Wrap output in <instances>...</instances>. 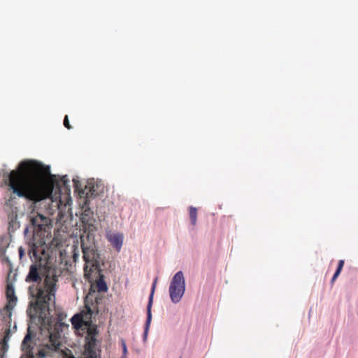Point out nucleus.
I'll return each mask as SVG.
<instances>
[{"mask_svg": "<svg viewBox=\"0 0 358 358\" xmlns=\"http://www.w3.org/2000/svg\"><path fill=\"white\" fill-rule=\"evenodd\" d=\"M57 278L48 277L44 282L45 288L32 285L29 287V293L31 297H36L37 302L34 310L38 315V324L35 326L29 324L27 333L22 340L21 348L23 351L31 353L36 340H39L40 334L48 338L45 348L41 349L37 352L38 358H45L50 352L61 350V333L63 324L50 315V305L55 304V293L57 292Z\"/></svg>", "mask_w": 358, "mask_h": 358, "instance_id": "nucleus-1", "label": "nucleus"}, {"mask_svg": "<svg viewBox=\"0 0 358 358\" xmlns=\"http://www.w3.org/2000/svg\"><path fill=\"white\" fill-rule=\"evenodd\" d=\"M3 182L11 193L5 197L6 205L13 207L17 197L38 202L51 196L54 187L59 188L55 176H45L43 166L34 160H24L17 168L3 176Z\"/></svg>", "mask_w": 358, "mask_h": 358, "instance_id": "nucleus-2", "label": "nucleus"}, {"mask_svg": "<svg viewBox=\"0 0 358 358\" xmlns=\"http://www.w3.org/2000/svg\"><path fill=\"white\" fill-rule=\"evenodd\" d=\"M73 182L75 192L78 194L80 199L85 201V203L89 202L91 198L102 194L104 190V185L101 181L94 178L88 179L84 186L78 178H73Z\"/></svg>", "mask_w": 358, "mask_h": 358, "instance_id": "nucleus-3", "label": "nucleus"}, {"mask_svg": "<svg viewBox=\"0 0 358 358\" xmlns=\"http://www.w3.org/2000/svg\"><path fill=\"white\" fill-rule=\"evenodd\" d=\"M169 292L172 303H178L181 301L185 292V280L182 271L176 273L172 278Z\"/></svg>", "mask_w": 358, "mask_h": 358, "instance_id": "nucleus-4", "label": "nucleus"}, {"mask_svg": "<svg viewBox=\"0 0 358 358\" xmlns=\"http://www.w3.org/2000/svg\"><path fill=\"white\" fill-rule=\"evenodd\" d=\"M157 277L155 278L152 282L150 293L148 297V301L146 307V320L144 324V331L143 334V341L146 342L148 334L149 331V329L150 327V324L152 322V307L153 304V298L155 294V291L157 282Z\"/></svg>", "mask_w": 358, "mask_h": 358, "instance_id": "nucleus-5", "label": "nucleus"}, {"mask_svg": "<svg viewBox=\"0 0 358 358\" xmlns=\"http://www.w3.org/2000/svg\"><path fill=\"white\" fill-rule=\"evenodd\" d=\"M157 277L155 278L152 282L150 293L148 297V301L146 307V320L144 324V331L143 334V341L146 342L148 334L149 331V329L150 327V324L152 322V307L153 304V298L155 294V291L157 282Z\"/></svg>", "mask_w": 358, "mask_h": 358, "instance_id": "nucleus-6", "label": "nucleus"}, {"mask_svg": "<svg viewBox=\"0 0 358 358\" xmlns=\"http://www.w3.org/2000/svg\"><path fill=\"white\" fill-rule=\"evenodd\" d=\"M41 267V264H37L36 263L31 264L25 281L27 282H36L38 285L41 284L42 282Z\"/></svg>", "mask_w": 358, "mask_h": 358, "instance_id": "nucleus-7", "label": "nucleus"}, {"mask_svg": "<svg viewBox=\"0 0 358 358\" xmlns=\"http://www.w3.org/2000/svg\"><path fill=\"white\" fill-rule=\"evenodd\" d=\"M108 241L112 244L117 251H120L122 247L124 234L120 232H112L106 231Z\"/></svg>", "mask_w": 358, "mask_h": 358, "instance_id": "nucleus-8", "label": "nucleus"}, {"mask_svg": "<svg viewBox=\"0 0 358 358\" xmlns=\"http://www.w3.org/2000/svg\"><path fill=\"white\" fill-rule=\"evenodd\" d=\"M89 202L83 203V212L80 216L81 224H93L95 222L94 213L88 206Z\"/></svg>", "mask_w": 358, "mask_h": 358, "instance_id": "nucleus-9", "label": "nucleus"}, {"mask_svg": "<svg viewBox=\"0 0 358 358\" xmlns=\"http://www.w3.org/2000/svg\"><path fill=\"white\" fill-rule=\"evenodd\" d=\"M96 294V291L92 288L90 289L88 294L84 299L85 308L87 315L92 317L94 314V294Z\"/></svg>", "mask_w": 358, "mask_h": 358, "instance_id": "nucleus-10", "label": "nucleus"}, {"mask_svg": "<svg viewBox=\"0 0 358 358\" xmlns=\"http://www.w3.org/2000/svg\"><path fill=\"white\" fill-rule=\"evenodd\" d=\"M87 241L89 243H86L85 241L83 239V236H81V248L83 253V258L85 262L90 261V252L93 251V248L94 247V243H91V240L90 236H87Z\"/></svg>", "mask_w": 358, "mask_h": 358, "instance_id": "nucleus-11", "label": "nucleus"}, {"mask_svg": "<svg viewBox=\"0 0 358 358\" xmlns=\"http://www.w3.org/2000/svg\"><path fill=\"white\" fill-rule=\"evenodd\" d=\"M15 305L13 303L7 304L3 308L0 310V316L1 317L2 320L5 323H8L7 325L10 327V321L12 316V309L14 308Z\"/></svg>", "mask_w": 358, "mask_h": 358, "instance_id": "nucleus-12", "label": "nucleus"}, {"mask_svg": "<svg viewBox=\"0 0 358 358\" xmlns=\"http://www.w3.org/2000/svg\"><path fill=\"white\" fill-rule=\"evenodd\" d=\"M11 235L9 232L3 234L0 236V253L4 255L6 253L7 248L11 242Z\"/></svg>", "mask_w": 358, "mask_h": 358, "instance_id": "nucleus-13", "label": "nucleus"}, {"mask_svg": "<svg viewBox=\"0 0 358 358\" xmlns=\"http://www.w3.org/2000/svg\"><path fill=\"white\" fill-rule=\"evenodd\" d=\"M70 320L71 325L76 331L83 330V319L80 314H74Z\"/></svg>", "mask_w": 358, "mask_h": 358, "instance_id": "nucleus-14", "label": "nucleus"}, {"mask_svg": "<svg viewBox=\"0 0 358 358\" xmlns=\"http://www.w3.org/2000/svg\"><path fill=\"white\" fill-rule=\"evenodd\" d=\"M6 294L7 300L8 301V304L13 303V305H16L17 298L15 294L14 286L11 283L7 284L6 289Z\"/></svg>", "mask_w": 358, "mask_h": 358, "instance_id": "nucleus-15", "label": "nucleus"}, {"mask_svg": "<svg viewBox=\"0 0 358 358\" xmlns=\"http://www.w3.org/2000/svg\"><path fill=\"white\" fill-rule=\"evenodd\" d=\"M49 219L44 216L43 215L36 213V214L33 213V215L30 217V224H49Z\"/></svg>", "mask_w": 358, "mask_h": 358, "instance_id": "nucleus-16", "label": "nucleus"}, {"mask_svg": "<svg viewBox=\"0 0 358 358\" xmlns=\"http://www.w3.org/2000/svg\"><path fill=\"white\" fill-rule=\"evenodd\" d=\"M99 348V341L94 334H89L86 337L85 349Z\"/></svg>", "mask_w": 358, "mask_h": 358, "instance_id": "nucleus-17", "label": "nucleus"}, {"mask_svg": "<svg viewBox=\"0 0 358 358\" xmlns=\"http://www.w3.org/2000/svg\"><path fill=\"white\" fill-rule=\"evenodd\" d=\"M85 352L87 358H101L99 348L85 349Z\"/></svg>", "mask_w": 358, "mask_h": 358, "instance_id": "nucleus-18", "label": "nucleus"}, {"mask_svg": "<svg viewBox=\"0 0 358 358\" xmlns=\"http://www.w3.org/2000/svg\"><path fill=\"white\" fill-rule=\"evenodd\" d=\"M28 255L32 262L39 258L37 248L35 245L29 246Z\"/></svg>", "mask_w": 358, "mask_h": 358, "instance_id": "nucleus-19", "label": "nucleus"}, {"mask_svg": "<svg viewBox=\"0 0 358 358\" xmlns=\"http://www.w3.org/2000/svg\"><path fill=\"white\" fill-rule=\"evenodd\" d=\"M189 215L192 224H195L197 220V208L193 206L189 208Z\"/></svg>", "mask_w": 358, "mask_h": 358, "instance_id": "nucleus-20", "label": "nucleus"}, {"mask_svg": "<svg viewBox=\"0 0 358 358\" xmlns=\"http://www.w3.org/2000/svg\"><path fill=\"white\" fill-rule=\"evenodd\" d=\"M96 288L99 292H106L108 291V285L103 279H100L96 282Z\"/></svg>", "mask_w": 358, "mask_h": 358, "instance_id": "nucleus-21", "label": "nucleus"}, {"mask_svg": "<svg viewBox=\"0 0 358 358\" xmlns=\"http://www.w3.org/2000/svg\"><path fill=\"white\" fill-rule=\"evenodd\" d=\"M8 350V343L0 342V358H5V354Z\"/></svg>", "mask_w": 358, "mask_h": 358, "instance_id": "nucleus-22", "label": "nucleus"}, {"mask_svg": "<svg viewBox=\"0 0 358 358\" xmlns=\"http://www.w3.org/2000/svg\"><path fill=\"white\" fill-rule=\"evenodd\" d=\"M10 336H11V331L10 329V327H8V328L6 330L3 337L1 339L0 342L4 343H8V341L10 340Z\"/></svg>", "mask_w": 358, "mask_h": 358, "instance_id": "nucleus-23", "label": "nucleus"}, {"mask_svg": "<svg viewBox=\"0 0 358 358\" xmlns=\"http://www.w3.org/2000/svg\"><path fill=\"white\" fill-rule=\"evenodd\" d=\"M344 264H345V262L343 259H341L338 261V265H337V268L335 271L334 273H336V274H341L342 270H343V266H344Z\"/></svg>", "mask_w": 358, "mask_h": 358, "instance_id": "nucleus-24", "label": "nucleus"}, {"mask_svg": "<svg viewBox=\"0 0 358 358\" xmlns=\"http://www.w3.org/2000/svg\"><path fill=\"white\" fill-rule=\"evenodd\" d=\"M90 260L91 259H96L97 258L99 257V255L98 253V250L96 248V246L94 245V248H93V251L90 252Z\"/></svg>", "mask_w": 358, "mask_h": 358, "instance_id": "nucleus-25", "label": "nucleus"}, {"mask_svg": "<svg viewBox=\"0 0 358 358\" xmlns=\"http://www.w3.org/2000/svg\"><path fill=\"white\" fill-rule=\"evenodd\" d=\"M120 343H121V346H122V355H127L128 351H127V347L125 341L124 339H121Z\"/></svg>", "mask_w": 358, "mask_h": 358, "instance_id": "nucleus-26", "label": "nucleus"}, {"mask_svg": "<svg viewBox=\"0 0 358 358\" xmlns=\"http://www.w3.org/2000/svg\"><path fill=\"white\" fill-rule=\"evenodd\" d=\"M102 300V298L101 297H99L98 296H94V308H97V306L101 303ZM99 310H96V313H98Z\"/></svg>", "mask_w": 358, "mask_h": 358, "instance_id": "nucleus-27", "label": "nucleus"}, {"mask_svg": "<svg viewBox=\"0 0 358 358\" xmlns=\"http://www.w3.org/2000/svg\"><path fill=\"white\" fill-rule=\"evenodd\" d=\"M18 254L20 259L22 260L24 256L25 255V250L23 248L22 246H20L18 248Z\"/></svg>", "mask_w": 358, "mask_h": 358, "instance_id": "nucleus-28", "label": "nucleus"}, {"mask_svg": "<svg viewBox=\"0 0 358 358\" xmlns=\"http://www.w3.org/2000/svg\"><path fill=\"white\" fill-rule=\"evenodd\" d=\"M64 125L66 128H67L68 129H71V126L70 125V123H69V117H68V115H66L65 117H64Z\"/></svg>", "mask_w": 358, "mask_h": 358, "instance_id": "nucleus-29", "label": "nucleus"}, {"mask_svg": "<svg viewBox=\"0 0 358 358\" xmlns=\"http://www.w3.org/2000/svg\"><path fill=\"white\" fill-rule=\"evenodd\" d=\"M31 227H34V229L36 227L38 229H46V227L49 229V227H52L53 225H31Z\"/></svg>", "mask_w": 358, "mask_h": 358, "instance_id": "nucleus-30", "label": "nucleus"}, {"mask_svg": "<svg viewBox=\"0 0 358 358\" xmlns=\"http://www.w3.org/2000/svg\"><path fill=\"white\" fill-rule=\"evenodd\" d=\"M75 227H79L80 229L87 230V229H90L91 227H94V225H85V224H83V225H75Z\"/></svg>", "mask_w": 358, "mask_h": 358, "instance_id": "nucleus-31", "label": "nucleus"}, {"mask_svg": "<svg viewBox=\"0 0 358 358\" xmlns=\"http://www.w3.org/2000/svg\"><path fill=\"white\" fill-rule=\"evenodd\" d=\"M61 182L63 183L64 186H66L69 182L67 176H62L61 178Z\"/></svg>", "mask_w": 358, "mask_h": 358, "instance_id": "nucleus-32", "label": "nucleus"}, {"mask_svg": "<svg viewBox=\"0 0 358 358\" xmlns=\"http://www.w3.org/2000/svg\"><path fill=\"white\" fill-rule=\"evenodd\" d=\"M339 276V274H336V273H334L331 279V283L333 284L334 282L338 278V277Z\"/></svg>", "mask_w": 358, "mask_h": 358, "instance_id": "nucleus-33", "label": "nucleus"}, {"mask_svg": "<svg viewBox=\"0 0 358 358\" xmlns=\"http://www.w3.org/2000/svg\"><path fill=\"white\" fill-rule=\"evenodd\" d=\"M29 231V226L27 225V227L24 230V233L26 234Z\"/></svg>", "mask_w": 358, "mask_h": 358, "instance_id": "nucleus-34", "label": "nucleus"}, {"mask_svg": "<svg viewBox=\"0 0 358 358\" xmlns=\"http://www.w3.org/2000/svg\"><path fill=\"white\" fill-rule=\"evenodd\" d=\"M36 319V316H31L30 318L31 322H32V320Z\"/></svg>", "mask_w": 358, "mask_h": 358, "instance_id": "nucleus-35", "label": "nucleus"}, {"mask_svg": "<svg viewBox=\"0 0 358 358\" xmlns=\"http://www.w3.org/2000/svg\"><path fill=\"white\" fill-rule=\"evenodd\" d=\"M120 358H127V355H122V357Z\"/></svg>", "mask_w": 358, "mask_h": 358, "instance_id": "nucleus-36", "label": "nucleus"}, {"mask_svg": "<svg viewBox=\"0 0 358 358\" xmlns=\"http://www.w3.org/2000/svg\"><path fill=\"white\" fill-rule=\"evenodd\" d=\"M61 227H65V229H67V225L62 224V225H61Z\"/></svg>", "mask_w": 358, "mask_h": 358, "instance_id": "nucleus-37", "label": "nucleus"}, {"mask_svg": "<svg viewBox=\"0 0 358 358\" xmlns=\"http://www.w3.org/2000/svg\"><path fill=\"white\" fill-rule=\"evenodd\" d=\"M17 329V326H16V324H15L13 327V329Z\"/></svg>", "mask_w": 358, "mask_h": 358, "instance_id": "nucleus-38", "label": "nucleus"}, {"mask_svg": "<svg viewBox=\"0 0 358 358\" xmlns=\"http://www.w3.org/2000/svg\"><path fill=\"white\" fill-rule=\"evenodd\" d=\"M73 358H74V357H73Z\"/></svg>", "mask_w": 358, "mask_h": 358, "instance_id": "nucleus-39", "label": "nucleus"}]
</instances>
